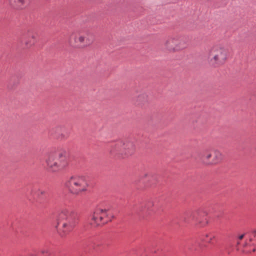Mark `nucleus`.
Returning <instances> with one entry per match:
<instances>
[{"label": "nucleus", "instance_id": "obj_1", "mask_svg": "<svg viewBox=\"0 0 256 256\" xmlns=\"http://www.w3.org/2000/svg\"><path fill=\"white\" fill-rule=\"evenodd\" d=\"M78 220V214L75 211L64 210L57 216L55 227L61 236H64L73 230Z\"/></svg>", "mask_w": 256, "mask_h": 256}, {"label": "nucleus", "instance_id": "obj_2", "mask_svg": "<svg viewBox=\"0 0 256 256\" xmlns=\"http://www.w3.org/2000/svg\"><path fill=\"white\" fill-rule=\"evenodd\" d=\"M68 154L63 149L54 148L50 150L46 158L48 168L52 172L64 168L68 164Z\"/></svg>", "mask_w": 256, "mask_h": 256}, {"label": "nucleus", "instance_id": "obj_3", "mask_svg": "<svg viewBox=\"0 0 256 256\" xmlns=\"http://www.w3.org/2000/svg\"><path fill=\"white\" fill-rule=\"evenodd\" d=\"M108 146L110 154L119 158L132 155L135 150L133 142L130 140H118L111 143Z\"/></svg>", "mask_w": 256, "mask_h": 256}, {"label": "nucleus", "instance_id": "obj_4", "mask_svg": "<svg viewBox=\"0 0 256 256\" xmlns=\"http://www.w3.org/2000/svg\"><path fill=\"white\" fill-rule=\"evenodd\" d=\"M65 186L71 193L78 194L87 190L89 183L86 176L83 175H74L70 178L66 182Z\"/></svg>", "mask_w": 256, "mask_h": 256}, {"label": "nucleus", "instance_id": "obj_5", "mask_svg": "<svg viewBox=\"0 0 256 256\" xmlns=\"http://www.w3.org/2000/svg\"><path fill=\"white\" fill-rule=\"evenodd\" d=\"M228 53V50L223 46H216L212 47L208 56L210 64L215 68L223 64L226 60Z\"/></svg>", "mask_w": 256, "mask_h": 256}, {"label": "nucleus", "instance_id": "obj_6", "mask_svg": "<svg viewBox=\"0 0 256 256\" xmlns=\"http://www.w3.org/2000/svg\"><path fill=\"white\" fill-rule=\"evenodd\" d=\"M188 42L187 38L184 36L168 37L165 41L164 46L168 50L174 52L186 48Z\"/></svg>", "mask_w": 256, "mask_h": 256}, {"label": "nucleus", "instance_id": "obj_7", "mask_svg": "<svg viewBox=\"0 0 256 256\" xmlns=\"http://www.w3.org/2000/svg\"><path fill=\"white\" fill-rule=\"evenodd\" d=\"M206 212L202 210H198L193 212H186L182 218V220L186 222H189L190 221H194L198 224L200 226H206L208 223V220L206 218Z\"/></svg>", "mask_w": 256, "mask_h": 256}, {"label": "nucleus", "instance_id": "obj_8", "mask_svg": "<svg viewBox=\"0 0 256 256\" xmlns=\"http://www.w3.org/2000/svg\"><path fill=\"white\" fill-rule=\"evenodd\" d=\"M80 38V44L78 48H84L90 45L94 40V37L92 34L88 32H82L77 33H74L70 36L69 43H73V39Z\"/></svg>", "mask_w": 256, "mask_h": 256}, {"label": "nucleus", "instance_id": "obj_9", "mask_svg": "<svg viewBox=\"0 0 256 256\" xmlns=\"http://www.w3.org/2000/svg\"><path fill=\"white\" fill-rule=\"evenodd\" d=\"M154 206L153 202L148 200L138 205H134L132 208L134 212L142 218H144L146 216L145 212L150 210V208Z\"/></svg>", "mask_w": 256, "mask_h": 256}, {"label": "nucleus", "instance_id": "obj_10", "mask_svg": "<svg viewBox=\"0 0 256 256\" xmlns=\"http://www.w3.org/2000/svg\"><path fill=\"white\" fill-rule=\"evenodd\" d=\"M132 100L136 106L141 108L146 107L149 102L148 96L145 93L140 94L138 96L132 98Z\"/></svg>", "mask_w": 256, "mask_h": 256}, {"label": "nucleus", "instance_id": "obj_11", "mask_svg": "<svg viewBox=\"0 0 256 256\" xmlns=\"http://www.w3.org/2000/svg\"><path fill=\"white\" fill-rule=\"evenodd\" d=\"M36 34L30 30L24 33L22 39L24 41L26 48L30 47L35 44L36 41Z\"/></svg>", "mask_w": 256, "mask_h": 256}, {"label": "nucleus", "instance_id": "obj_12", "mask_svg": "<svg viewBox=\"0 0 256 256\" xmlns=\"http://www.w3.org/2000/svg\"><path fill=\"white\" fill-rule=\"evenodd\" d=\"M200 246V243L196 240H192L187 241L186 243L182 244L181 246L184 252L188 253V252L196 251Z\"/></svg>", "mask_w": 256, "mask_h": 256}, {"label": "nucleus", "instance_id": "obj_13", "mask_svg": "<svg viewBox=\"0 0 256 256\" xmlns=\"http://www.w3.org/2000/svg\"><path fill=\"white\" fill-rule=\"evenodd\" d=\"M31 194L38 198V202L42 203L46 198L47 192L44 190H42L36 188H33L31 190Z\"/></svg>", "mask_w": 256, "mask_h": 256}, {"label": "nucleus", "instance_id": "obj_14", "mask_svg": "<svg viewBox=\"0 0 256 256\" xmlns=\"http://www.w3.org/2000/svg\"><path fill=\"white\" fill-rule=\"evenodd\" d=\"M198 158L204 164H210L212 152L206 150L200 152L198 156Z\"/></svg>", "mask_w": 256, "mask_h": 256}, {"label": "nucleus", "instance_id": "obj_15", "mask_svg": "<svg viewBox=\"0 0 256 256\" xmlns=\"http://www.w3.org/2000/svg\"><path fill=\"white\" fill-rule=\"evenodd\" d=\"M64 130L63 129V126H60L54 128H52L51 130V134H54L55 137L57 138L61 139V140H65L66 139L67 134H62V130Z\"/></svg>", "mask_w": 256, "mask_h": 256}, {"label": "nucleus", "instance_id": "obj_16", "mask_svg": "<svg viewBox=\"0 0 256 256\" xmlns=\"http://www.w3.org/2000/svg\"><path fill=\"white\" fill-rule=\"evenodd\" d=\"M222 155L220 151L218 150L212 151L210 164H216L220 162L222 160Z\"/></svg>", "mask_w": 256, "mask_h": 256}, {"label": "nucleus", "instance_id": "obj_17", "mask_svg": "<svg viewBox=\"0 0 256 256\" xmlns=\"http://www.w3.org/2000/svg\"><path fill=\"white\" fill-rule=\"evenodd\" d=\"M9 4L15 8L22 9L27 4V0H9Z\"/></svg>", "mask_w": 256, "mask_h": 256}, {"label": "nucleus", "instance_id": "obj_18", "mask_svg": "<svg viewBox=\"0 0 256 256\" xmlns=\"http://www.w3.org/2000/svg\"><path fill=\"white\" fill-rule=\"evenodd\" d=\"M107 210L106 209H97L94 212L92 216V220L94 221V222L96 224V225H98L99 222L102 220H100V216L101 214H102L104 212H106Z\"/></svg>", "mask_w": 256, "mask_h": 256}, {"label": "nucleus", "instance_id": "obj_19", "mask_svg": "<svg viewBox=\"0 0 256 256\" xmlns=\"http://www.w3.org/2000/svg\"><path fill=\"white\" fill-rule=\"evenodd\" d=\"M214 238V236L211 233L206 234L202 238V240L209 243L212 242V240Z\"/></svg>", "mask_w": 256, "mask_h": 256}, {"label": "nucleus", "instance_id": "obj_20", "mask_svg": "<svg viewBox=\"0 0 256 256\" xmlns=\"http://www.w3.org/2000/svg\"><path fill=\"white\" fill-rule=\"evenodd\" d=\"M80 38H76V40L73 39V43L70 44L71 46L78 48V44H80Z\"/></svg>", "mask_w": 256, "mask_h": 256}, {"label": "nucleus", "instance_id": "obj_21", "mask_svg": "<svg viewBox=\"0 0 256 256\" xmlns=\"http://www.w3.org/2000/svg\"><path fill=\"white\" fill-rule=\"evenodd\" d=\"M63 129L64 130H62V134H64L65 135L66 134H67L66 138H67L69 136V135H70V130L67 128H66L64 126H63Z\"/></svg>", "mask_w": 256, "mask_h": 256}, {"label": "nucleus", "instance_id": "obj_22", "mask_svg": "<svg viewBox=\"0 0 256 256\" xmlns=\"http://www.w3.org/2000/svg\"><path fill=\"white\" fill-rule=\"evenodd\" d=\"M14 79H15V77L14 76H12L8 80V88H13V86H12V82L13 80H14Z\"/></svg>", "mask_w": 256, "mask_h": 256}, {"label": "nucleus", "instance_id": "obj_23", "mask_svg": "<svg viewBox=\"0 0 256 256\" xmlns=\"http://www.w3.org/2000/svg\"><path fill=\"white\" fill-rule=\"evenodd\" d=\"M107 210L106 212H104L102 214H101L100 216V220H102L104 218V216H108V214H106V212L108 211V209H106Z\"/></svg>", "mask_w": 256, "mask_h": 256}, {"label": "nucleus", "instance_id": "obj_24", "mask_svg": "<svg viewBox=\"0 0 256 256\" xmlns=\"http://www.w3.org/2000/svg\"><path fill=\"white\" fill-rule=\"evenodd\" d=\"M252 234L254 235V236L256 237V230H253L252 231Z\"/></svg>", "mask_w": 256, "mask_h": 256}, {"label": "nucleus", "instance_id": "obj_25", "mask_svg": "<svg viewBox=\"0 0 256 256\" xmlns=\"http://www.w3.org/2000/svg\"><path fill=\"white\" fill-rule=\"evenodd\" d=\"M244 234L240 236L238 238L240 240H241L244 238Z\"/></svg>", "mask_w": 256, "mask_h": 256}, {"label": "nucleus", "instance_id": "obj_26", "mask_svg": "<svg viewBox=\"0 0 256 256\" xmlns=\"http://www.w3.org/2000/svg\"><path fill=\"white\" fill-rule=\"evenodd\" d=\"M150 251L152 253H156V250H150Z\"/></svg>", "mask_w": 256, "mask_h": 256}, {"label": "nucleus", "instance_id": "obj_27", "mask_svg": "<svg viewBox=\"0 0 256 256\" xmlns=\"http://www.w3.org/2000/svg\"><path fill=\"white\" fill-rule=\"evenodd\" d=\"M17 84H18V82H14V84H13V85H14V86H15V85H16Z\"/></svg>", "mask_w": 256, "mask_h": 256}, {"label": "nucleus", "instance_id": "obj_28", "mask_svg": "<svg viewBox=\"0 0 256 256\" xmlns=\"http://www.w3.org/2000/svg\"><path fill=\"white\" fill-rule=\"evenodd\" d=\"M253 252H255L256 251V248H254L253 250H252Z\"/></svg>", "mask_w": 256, "mask_h": 256}, {"label": "nucleus", "instance_id": "obj_29", "mask_svg": "<svg viewBox=\"0 0 256 256\" xmlns=\"http://www.w3.org/2000/svg\"><path fill=\"white\" fill-rule=\"evenodd\" d=\"M92 247H93V248H94V246H92Z\"/></svg>", "mask_w": 256, "mask_h": 256}]
</instances>
